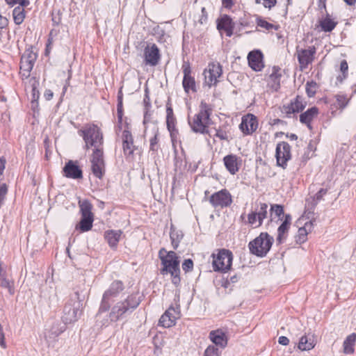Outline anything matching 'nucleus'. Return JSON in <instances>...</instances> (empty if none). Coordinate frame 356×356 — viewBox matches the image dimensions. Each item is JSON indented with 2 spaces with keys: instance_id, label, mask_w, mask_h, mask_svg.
Returning <instances> with one entry per match:
<instances>
[{
  "instance_id": "1",
  "label": "nucleus",
  "mask_w": 356,
  "mask_h": 356,
  "mask_svg": "<svg viewBox=\"0 0 356 356\" xmlns=\"http://www.w3.org/2000/svg\"><path fill=\"white\" fill-rule=\"evenodd\" d=\"M211 105L202 101L200 104L199 112L194 115L193 120H189L188 123L191 129L195 133H207V128L210 124V116L212 113Z\"/></svg>"
},
{
  "instance_id": "2",
  "label": "nucleus",
  "mask_w": 356,
  "mask_h": 356,
  "mask_svg": "<svg viewBox=\"0 0 356 356\" xmlns=\"http://www.w3.org/2000/svg\"><path fill=\"white\" fill-rule=\"evenodd\" d=\"M159 257L161 260L162 265L163 266L161 273H170L172 277V282L175 284H178L180 282L179 276L180 273L179 261L176 253L173 251L166 252L164 248L159 251Z\"/></svg>"
},
{
  "instance_id": "3",
  "label": "nucleus",
  "mask_w": 356,
  "mask_h": 356,
  "mask_svg": "<svg viewBox=\"0 0 356 356\" xmlns=\"http://www.w3.org/2000/svg\"><path fill=\"white\" fill-rule=\"evenodd\" d=\"M140 300L137 295H131L124 300L117 302L109 313L111 322H116L127 313L132 312L140 304Z\"/></svg>"
},
{
  "instance_id": "4",
  "label": "nucleus",
  "mask_w": 356,
  "mask_h": 356,
  "mask_svg": "<svg viewBox=\"0 0 356 356\" xmlns=\"http://www.w3.org/2000/svg\"><path fill=\"white\" fill-rule=\"evenodd\" d=\"M79 136H82L86 143V148L90 147H99L103 144V134L100 129L94 124H86L83 129L78 131Z\"/></svg>"
},
{
  "instance_id": "5",
  "label": "nucleus",
  "mask_w": 356,
  "mask_h": 356,
  "mask_svg": "<svg viewBox=\"0 0 356 356\" xmlns=\"http://www.w3.org/2000/svg\"><path fill=\"white\" fill-rule=\"evenodd\" d=\"M273 238L266 232H261L259 236L248 244L250 252L257 257H263L269 252Z\"/></svg>"
},
{
  "instance_id": "6",
  "label": "nucleus",
  "mask_w": 356,
  "mask_h": 356,
  "mask_svg": "<svg viewBox=\"0 0 356 356\" xmlns=\"http://www.w3.org/2000/svg\"><path fill=\"white\" fill-rule=\"evenodd\" d=\"M212 257V265L214 271L226 273L230 270L233 260V254L230 250H220L217 254L213 253Z\"/></svg>"
},
{
  "instance_id": "7",
  "label": "nucleus",
  "mask_w": 356,
  "mask_h": 356,
  "mask_svg": "<svg viewBox=\"0 0 356 356\" xmlns=\"http://www.w3.org/2000/svg\"><path fill=\"white\" fill-rule=\"evenodd\" d=\"M82 304L76 293L74 298H71L65 305L62 316L64 323L76 322L81 316Z\"/></svg>"
},
{
  "instance_id": "8",
  "label": "nucleus",
  "mask_w": 356,
  "mask_h": 356,
  "mask_svg": "<svg viewBox=\"0 0 356 356\" xmlns=\"http://www.w3.org/2000/svg\"><path fill=\"white\" fill-rule=\"evenodd\" d=\"M79 205L81 213V218L79 225L76 226V229H79L81 232H88L91 229L94 220L93 214L92 213V206L88 200L79 201Z\"/></svg>"
},
{
  "instance_id": "9",
  "label": "nucleus",
  "mask_w": 356,
  "mask_h": 356,
  "mask_svg": "<svg viewBox=\"0 0 356 356\" xmlns=\"http://www.w3.org/2000/svg\"><path fill=\"white\" fill-rule=\"evenodd\" d=\"M268 206L266 203L259 202L248 215L247 223L252 227L257 228L263 224V221L268 216Z\"/></svg>"
},
{
  "instance_id": "10",
  "label": "nucleus",
  "mask_w": 356,
  "mask_h": 356,
  "mask_svg": "<svg viewBox=\"0 0 356 356\" xmlns=\"http://www.w3.org/2000/svg\"><path fill=\"white\" fill-rule=\"evenodd\" d=\"M122 290L123 284L120 281H114L111 284L109 289L106 290L103 295L97 316H99L102 312H105L108 310L110 308V300L113 298L116 297Z\"/></svg>"
},
{
  "instance_id": "11",
  "label": "nucleus",
  "mask_w": 356,
  "mask_h": 356,
  "mask_svg": "<svg viewBox=\"0 0 356 356\" xmlns=\"http://www.w3.org/2000/svg\"><path fill=\"white\" fill-rule=\"evenodd\" d=\"M222 74V66L219 63H210L204 70V83L209 87L216 85L218 82V78Z\"/></svg>"
},
{
  "instance_id": "12",
  "label": "nucleus",
  "mask_w": 356,
  "mask_h": 356,
  "mask_svg": "<svg viewBox=\"0 0 356 356\" xmlns=\"http://www.w3.org/2000/svg\"><path fill=\"white\" fill-rule=\"evenodd\" d=\"M277 165L285 169L287 162L291 159V147L286 142L277 143L275 149Z\"/></svg>"
},
{
  "instance_id": "13",
  "label": "nucleus",
  "mask_w": 356,
  "mask_h": 356,
  "mask_svg": "<svg viewBox=\"0 0 356 356\" xmlns=\"http://www.w3.org/2000/svg\"><path fill=\"white\" fill-rule=\"evenodd\" d=\"M316 49L314 46H310L308 49L296 48V56L301 70L307 68L314 60Z\"/></svg>"
},
{
  "instance_id": "14",
  "label": "nucleus",
  "mask_w": 356,
  "mask_h": 356,
  "mask_svg": "<svg viewBox=\"0 0 356 356\" xmlns=\"http://www.w3.org/2000/svg\"><path fill=\"white\" fill-rule=\"evenodd\" d=\"M179 305L175 307L170 306L161 316L159 324L164 327H170L175 324L176 320L180 317Z\"/></svg>"
},
{
  "instance_id": "15",
  "label": "nucleus",
  "mask_w": 356,
  "mask_h": 356,
  "mask_svg": "<svg viewBox=\"0 0 356 356\" xmlns=\"http://www.w3.org/2000/svg\"><path fill=\"white\" fill-rule=\"evenodd\" d=\"M210 203L214 207H227L232 203V198L230 193L222 189L218 192L213 193L209 198Z\"/></svg>"
},
{
  "instance_id": "16",
  "label": "nucleus",
  "mask_w": 356,
  "mask_h": 356,
  "mask_svg": "<svg viewBox=\"0 0 356 356\" xmlns=\"http://www.w3.org/2000/svg\"><path fill=\"white\" fill-rule=\"evenodd\" d=\"M182 70L184 74L182 86L185 92L189 93L191 90L193 92H197L196 83L194 77L191 76V68L189 63L184 62Z\"/></svg>"
},
{
  "instance_id": "17",
  "label": "nucleus",
  "mask_w": 356,
  "mask_h": 356,
  "mask_svg": "<svg viewBox=\"0 0 356 356\" xmlns=\"http://www.w3.org/2000/svg\"><path fill=\"white\" fill-rule=\"evenodd\" d=\"M258 127L257 118L252 114H248L242 118L239 128L245 135H250L255 131Z\"/></svg>"
},
{
  "instance_id": "18",
  "label": "nucleus",
  "mask_w": 356,
  "mask_h": 356,
  "mask_svg": "<svg viewBox=\"0 0 356 356\" xmlns=\"http://www.w3.org/2000/svg\"><path fill=\"white\" fill-rule=\"evenodd\" d=\"M65 330V326L61 325L59 322H53L45 329L44 335L46 341L48 343L54 341L56 337L63 333Z\"/></svg>"
},
{
  "instance_id": "19",
  "label": "nucleus",
  "mask_w": 356,
  "mask_h": 356,
  "mask_svg": "<svg viewBox=\"0 0 356 356\" xmlns=\"http://www.w3.org/2000/svg\"><path fill=\"white\" fill-rule=\"evenodd\" d=\"M145 62L147 65L155 66L160 59L159 50L155 44L147 45L144 50Z\"/></svg>"
},
{
  "instance_id": "20",
  "label": "nucleus",
  "mask_w": 356,
  "mask_h": 356,
  "mask_svg": "<svg viewBox=\"0 0 356 356\" xmlns=\"http://www.w3.org/2000/svg\"><path fill=\"white\" fill-rule=\"evenodd\" d=\"M63 175L67 178L79 179L83 177L81 169L73 161L67 162L63 169Z\"/></svg>"
},
{
  "instance_id": "21",
  "label": "nucleus",
  "mask_w": 356,
  "mask_h": 356,
  "mask_svg": "<svg viewBox=\"0 0 356 356\" xmlns=\"http://www.w3.org/2000/svg\"><path fill=\"white\" fill-rule=\"evenodd\" d=\"M249 66L254 71H261L264 67L263 54L259 50L252 51L248 56Z\"/></svg>"
},
{
  "instance_id": "22",
  "label": "nucleus",
  "mask_w": 356,
  "mask_h": 356,
  "mask_svg": "<svg viewBox=\"0 0 356 356\" xmlns=\"http://www.w3.org/2000/svg\"><path fill=\"white\" fill-rule=\"evenodd\" d=\"M306 102L301 96L297 95L296 97L291 100V103L287 106H284V111L286 115L299 113L303 111L306 106Z\"/></svg>"
},
{
  "instance_id": "23",
  "label": "nucleus",
  "mask_w": 356,
  "mask_h": 356,
  "mask_svg": "<svg viewBox=\"0 0 356 356\" xmlns=\"http://www.w3.org/2000/svg\"><path fill=\"white\" fill-rule=\"evenodd\" d=\"M223 161L226 169L230 174L235 175L239 170L241 160L236 155H227L224 157Z\"/></svg>"
},
{
  "instance_id": "24",
  "label": "nucleus",
  "mask_w": 356,
  "mask_h": 356,
  "mask_svg": "<svg viewBox=\"0 0 356 356\" xmlns=\"http://www.w3.org/2000/svg\"><path fill=\"white\" fill-rule=\"evenodd\" d=\"M36 56L34 54L29 53L27 55H23L20 61V70L23 72V76H29L32 70Z\"/></svg>"
},
{
  "instance_id": "25",
  "label": "nucleus",
  "mask_w": 356,
  "mask_h": 356,
  "mask_svg": "<svg viewBox=\"0 0 356 356\" xmlns=\"http://www.w3.org/2000/svg\"><path fill=\"white\" fill-rule=\"evenodd\" d=\"M282 223L277 229V241L282 243L286 239L287 233L291 224V216L290 214H286L284 219L281 220Z\"/></svg>"
},
{
  "instance_id": "26",
  "label": "nucleus",
  "mask_w": 356,
  "mask_h": 356,
  "mask_svg": "<svg viewBox=\"0 0 356 356\" xmlns=\"http://www.w3.org/2000/svg\"><path fill=\"white\" fill-rule=\"evenodd\" d=\"M210 340L220 348H224L227 345V337L224 331L222 330H212L209 333Z\"/></svg>"
},
{
  "instance_id": "27",
  "label": "nucleus",
  "mask_w": 356,
  "mask_h": 356,
  "mask_svg": "<svg viewBox=\"0 0 356 356\" xmlns=\"http://www.w3.org/2000/svg\"><path fill=\"white\" fill-rule=\"evenodd\" d=\"M217 28L219 31H225L227 36L231 37L233 34L234 23L229 16L225 15L218 21Z\"/></svg>"
},
{
  "instance_id": "28",
  "label": "nucleus",
  "mask_w": 356,
  "mask_h": 356,
  "mask_svg": "<svg viewBox=\"0 0 356 356\" xmlns=\"http://www.w3.org/2000/svg\"><path fill=\"white\" fill-rule=\"evenodd\" d=\"M122 147L125 155H131L134 153L135 146L134 145L133 137L131 132L124 130L122 133Z\"/></svg>"
},
{
  "instance_id": "29",
  "label": "nucleus",
  "mask_w": 356,
  "mask_h": 356,
  "mask_svg": "<svg viewBox=\"0 0 356 356\" xmlns=\"http://www.w3.org/2000/svg\"><path fill=\"white\" fill-rule=\"evenodd\" d=\"M318 114V108L316 106L312 107L300 114V121L301 123L306 124L309 129H312L310 123Z\"/></svg>"
},
{
  "instance_id": "30",
  "label": "nucleus",
  "mask_w": 356,
  "mask_h": 356,
  "mask_svg": "<svg viewBox=\"0 0 356 356\" xmlns=\"http://www.w3.org/2000/svg\"><path fill=\"white\" fill-rule=\"evenodd\" d=\"M122 233L120 230H108L105 232V238L111 247L113 248L117 245Z\"/></svg>"
},
{
  "instance_id": "31",
  "label": "nucleus",
  "mask_w": 356,
  "mask_h": 356,
  "mask_svg": "<svg viewBox=\"0 0 356 356\" xmlns=\"http://www.w3.org/2000/svg\"><path fill=\"white\" fill-rule=\"evenodd\" d=\"M281 74L279 73V69L273 67V72L269 76L268 85L275 91H277L280 87Z\"/></svg>"
},
{
  "instance_id": "32",
  "label": "nucleus",
  "mask_w": 356,
  "mask_h": 356,
  "mask_svg": "<svg viewBox=\"0 0 356 356\" xmlns=\"http://www.w3.org/2000/svg\"><path fill=\"white\" fill-rule=\"evenodd\" d=\"M284 207L280 204H271L270 209V221H273L276 218H277V220H282L284 219Z\"/></svg>"
},
{
  "instance_id": "33",
  "label": "nucleus",
  "mask_w": 356,
  "mask_h": 356,
  "mask_svg": "<svg viewBox=\"0 0 356 356\" xmlns=\"http://www.w3.org/2000/svg\"><path fill=\"white\" fill-rule=\"evenodd\" d=\"M316 343L312 337L304 335L300 337L298 343V348L300 350H309L314 348Z\"/></svg>"
},
{
  "instance_id": "34",
  "label": "nucleus",
  "mask_w": 356,
  "mask_h": 356,
  "mask_svg": "<svg viewBox=\"0 0 356 356\" xmlns=\"http://www.w3.org/2000/svg\"><path fill=\"white\" fill-rule=\"evenodd\" d=\"M166 124L168 131L172 134L173 131H176L175 124L176 118L174 116L173 110L172 107L168 104L166 108Z\"/></svg>"
},
{
  "instance_id": "35",
  "label": "nucleus",
  "mask_w": 356,
  "mask_h": 356,
  "mask_svg": "<svg viewBox=\"0 0 356 356\" xmlns=\"http://www.w3.org/2000/svg\"><path fill=\"white\" fill-rule=\"evenodd\" d=\"M313 223L312 221L307 222L302 227L299 228L298 233L296 236V242L298 243H304L307 239V235L308 231L310 232L312 227Z\"/></svg>"
},
{
  "instance_id": "36",
  "label": "nucleus",
  "mask_w": 356,
  "mask_h": 356,
  "mask_svg": "<svg viewBox=\"0 0 356 356\" xmlns=\"http://www.w3.org/2000/svg\"><path fill=\"white\" fill-rule=\"evenodd\" d=\"M356 341V334L352 333L348 335L343 343V353L345 354H352L354 353V346Z\"/></svg>"
},
{
  "instance_id": "37",
  "label": "nucleus",
  "mask_w": 356,
  "mask_h": 356,
  "mask_svg": "<svg viewBox=\"0 0 356 356\" xmlns=\"http://www.w3.org/2000/svg\"><path fill=\"white\" fill-rule=\"evenodd\" d=\"M13 16L15 23L18 25L21 24L25 18L24 7L17 6L15 8L13 11Z\"/></svg>"
},
{
  "instance_id": "38",
  "label": "nucleus",
  "mask_w": 356,
  "mask_h": 356,
  "mask_svg": "<svg viewBox=\"0 0 356 356\" xmlns=\"http://www.w3.org/2000/svg\"><path fill=\"white\" fill-rule=\"evenodd\" d=\"M183 234L180 231H177L174 229H171L170 236L171 239V243L175 249H177L179 242L183 238Z\"/></svg>"
},
{
  "instance_id": "39",
  "label": "nucleus",
  "mask_w": 356,
  "mask_h": 356,
  "mask_svg": "<svg viewBox=\"0 0 356 356\" xmlns=\"http://www.w3.org/2000/svg\"><path fill=\"white\" fill-rule=\"evenodd\" d=\"M104 153L102 147H96L92 153L91 163H104Z\"/></svg>"
},
{
  "instance_id": "40",
  "label": "nucleus",
  "mask_w": 356,
  "mask_h": 356,
  "mask_svg": "<svg viewBox=\"0 0 356 356\" xmlns=\"http://www.w3.org/2000/svg\"><path fill=\"white\" fill-rule=\"evenodd\" d=\"M92 172L93 175L101 179L105 172V164L104 163H92L91 165Z\"/></svg>"
},
{
  "instance_id": "41",
  "label": "nucleus",
  "mask_w": 356,
  "mask_h": 356,
  "mask_svg": "<svg viewBox=\"0 0 356 356\" xmlns=\"http://www.w3.org/2000/svg\"><path fill=\"white\" fill-rule=\"evenodd\" d=\"M337 24L330 18H325L321 21V26L322 29L325 32H330L332 31Z\"/></svg>"
},
{
  "instance_id": "42",
  "label": "nucleus",
  "mask_w": 356,
  "mask_h": 356,
  "mask_svg": "<svg viewBox=\"0 0 356 356\" xmlns=\"http://www.w3.org/2000/svg\"><path fill=\"white\" fill-rule=\"evenodd\" d=\"M0 286L3 288L8 289L10 294L14 293L13 284L5 276L0 277Z\"/></svg>"
},
{
  "instance_id": "43",
  "label": "nucleus",
  "mask_w": 356,
  "mask_h": 356,
  "mask_svg": "<svg viewBox=\"0 0 356 356\" xmlns=\"http://www.w3.org/2000/svg\"><path fill=\"white\" fill-rule=\"evenodd\" d=\"M348 70V63L346 60H343L340 64V70L342 72V75L337 77V80L339 82H342L347 76Z\"/></svg>"
},
{
  "instance_id": "44",
  "label": "nucleus",
  "mask_w": 356,
  "mask_h": 356,
  "mask_svg": "<svg viewBox=\"0 0 356 356\" xmlns=\"http://www.w3.org/2000/svg\"><path fill=\"white\" fill-rule=\"evenodd\" d=\"M204 356H220V352L215 346L210 345L206 348Z\"/></svg>"
},
{
  "instance_id": "45",
  "label": "nucleus",
  "mask_w": 356,
  "mask_h": 356,
  "mask_svg": "<svg viewBox=\"0 0 356 356\" xmlns=\"http://www.w3.org/2000/svg\"><path fill=\"white\" fill-rule=\"evenodd\" d=\"M317 84L314 81L307 82L306 84V92L309 97H312L316 94Z\"/></svg>"
},
{
  "instance_id": "46",
  "label": "nucleus",
  "mask_w": 356,
  "mask_h": 356,
  "mask_svg": "<svg viewBox=\"0 0 356 356\" xmlns=\"http://www.w3.org/2000/svg\"><path fill=\"white\" fill-rule=\"evenodd\" d=\"M335 97L339 108H344L347 106L349 101L347 97L344 95H337Z\"/></svg>"
},
{
  "instance_id": "47",
  "label": "nucleus",
  "mask_w": 356,
  "mask_h": 356,
  "mask_svg": "<svg viewBox=\"0 0 356 356\" xmlns=\"http://www.w3.org/2000/svg\"><path fill=\"white\" fill-rule=\"evenodd\" d=\"M257 26H260L261 28L265 29L266 30H272V29H277V27L275 25L270 24L267 21L262 19H257Z\"/></svg>"
},
{
  "instance_id": "48",
  "label": "nucleus",
  "mask_w": 356,
  "mask_h": 356,
  "mask_svg": "<svg viewBox=\"0 0 356 356\" xmlns=\"http://www.w3.org/2000/svg\"><path fill=\"white\" fill-rule=\"evenodd\" d=\"M8 193V186L6 184L0 185V207L3 204Z\"/></svg>"
},
{
  "instance_id": "49",
  "label": "nucleus",
  "mask_w": 356,
  "mask_h": 356,
  "mask_svg": "<svg viewBox=\"0 0 356 356\" xmlns=\"http://www.w3.org/2000/svg\"><path fill=\"white\" fill-rule=\"evenodd\" d=\"M158 129L154 132V136L150 139V150L156 152L158 149Z\"/></svg>"
},
{
  "instance_id": "50",
  "label": "nucleus",
  "mask_w": 356,
  "mask_h": 356,
  "mask_svg": "<svg viewBox=\"0 0 356 356\" xmlns=\"http://www.w3.org/2000/svg\"><path fill=\"white\" fill-rule=\"evenodd\" d=\"M277 0H256L257 3H261L265 8L271 9L276 4Z\"/></svg>"
},
{
  "instance_id": "51",
  "label": "nucleus",
  "mask_w": 356,
  "mask_h": 356,
  "mask_svg": "<svg viewBox=\"0 0 356 356\" xmlns=\"http://www.w3.org/2000/svg\"><path fill=\"white\" fill-rule=\"evenodd\" d=\"M193 262L192 259H185L184 261L182 264V269L185 272H188L193 270Z\"/></svg>"
},
{
  "instance_id": "52",
  "label": "nucleus",
  "mask_w": 356,
  "mask_h": 356,
  "mask_svg": "<svg viewBox=\"0 0 356 356\" xmlns=\"http://www.w3.org/2000/svg\"><path fill=\"white\" fill-rule=\"evenodd\" d=\"M52 22L54 25H58L61 22V13L58 10L52 14Z\"/></svg>"
},
{
  "instance_id": "53",
  "label": "nucleus",
  "mask_w": 356,
  "mask_h": 356,
  "mask_svg": "<svg viewBox=\"0 0 356 356\" xmlns=\"http://www.w3.org/2000/svg\"><path fill=\"white\" fill-rule=\"evenodd\" d=\"M33 92V99L31 101L32 106L38 104V99L39 98V91L36 90L35 87L32 89Z\"/></svg>"
},
{
  "instance_id": "54",
  "label": "nucleus",
  "mask_w": 356,
  "mask_h": 356,
  "mask_svg": "<svg viewBox=\"0 0 356 356\" xmlns=\"http://www.w3.org/2000/svg\"><path fill=\"white\" fill-rule=\"evenodd\" d=\"M120 92H119V95H118V114L119 120L121 121L122 120V97L120 95Z\"/></svg>"
},
{
  "instance_id": "55",
  "label": "nucleus",
  "mask_w": 356,
  "mask_h": 356,
  "mask_svg": "<svg viewBox=\"0 0 356 356\" xmlns=\"http://www.w3.org/2000/svg\"><path fill=\"white\" fill-rule=\"evenodd\" d=\"M327 193V189L325 188H321L315 195L314 199H316L317 201H319L321 200L323 196L325 195Z\"/></svg>"
},
{
  "instance_id": "56",
  "label": "nucleus",
  "mask_w": 356,
  "mask_h": 356,
  "mask_svg": "<svg viewBox=\"0 0 356 356\" xmlns=\"http://www.w3.org/2000/svg\"><path fill=\"white\" fill-rule=\"evenodd\" d=\"M216 136L219 138L221 140H227V134L225 132L222 131V130H216Z\"/></svg>"
},
{
  "instance_id": "57",
  "label": "nucleus",
  "mask_w": 356,
  "mask_h": 356,
  "mask_svg": "<svg viewBox=\"0 0 356 356\" xmlns=\"http://www.w3.org/2000/svg\"><path fill=\"white\" fill-rule=\"evenodd\" d=\"M15 4L18 3L21 7H26L29 5L30 2L29 0H14Z\"/></svg>"
},
{
  "instance_id": "58",
  "label": "nucleus",
  "mask_w": 356,
  "mask_h": 356,
  "mask_svg": "<svg viewBox=\"0 0 356 356\" xmlns=\"http://www.w3.org/2000/svg\"><path fill=\"white\" fill-rule=\"evenodd\" d=\"M278 342L281 345L287 346L289 343V340L286 337L282 336L279 337Z\"/></svg>"
},
{
  "instance_id": "59",
  "label": "nucleus",
  "mask_w": 356,
  "mask_h": 356,
  "mask_svg": "<svg viewBox=\"0 0 356 356\" xmlns=\"http://www.w3.org/2000/svg\"><path fill=\"white\" fill-rule=\"evenodd\" d=\"M222 3L226 8H231L234 5L233 0H222Z\"/></svg>"
},
{
  "instance_id": "60",
  "label": "nucleus",
  "mask_w": 356,
  "mask_h": 356,
  "mask_svg": "<svg viewBox=\"0 0 356 356\" xmlns=\"http://www.w3.org/2000/svg\"><path fill=\"white\" fill-rule=\"evenodd\" d=\"M44 96L47 100H50L53 97L54 93L51 90H47L44 92Z\"/></svg>"
},
{
  "instance_id": "61",
  "label": "nucleus",
  "mask_w": 356,
  "mask_h": 356,
  "mask_svg": "<svg viewBox=\"0 0 356 356\" xmlns=\"http://www.w3.org/2000/svg\"><path fill=\"white\" fill-rule=\"evenodd\" d=\"M149 119H150V114L149 113L147 109H146V111L145 112V114H144L143 123L145 124L146 123H147L149 121Z\"/></svg>"
},
{
  "instance_id": "62",
  "label": "nucleus",
  "mask_w": 356,
  "mask_h": 356,
  "mask_svg": "<svg viewBox=\"0 0 356 356\" xmlns=\"http://www.w3.org/2000/svg\"><path fill=\"white\" fill-rule=\"evenodd\" d=\"M5 168V161L0 159V175L3 174Z\"/></svg>"
},
{
  "instance_id": "63",
  "label": "nucleus",
  "mask_w": 356,
  "mask_h": 356,
  "mask_svg": "<svg viewBox=\"0 0 356 356\" xmlns=\"http://www.w3.org/2000/svg\"><path fill=\"white\" fill-rule=\"evenodd\" d=\"M287 137L291 140H296L298 139V136L295 134H291L290 135H287Z\"/></svg>"
},
{
  "instance_id": "64",
  "label": "nucleus",
  "mask_w": 356,
  "mask_h": 356,
  "mask_svg": "<svg viewBox=\"0 0 356 356\" xmlns=\"http://www.w3.org/2000/svg\"><path fill=\"white\" fill-rule=\"evenodd\" d=\"M344 1L348 4V5H350V6H352L353 4H355L356 0H344Z\"/></svg>"
}]
</instances>
